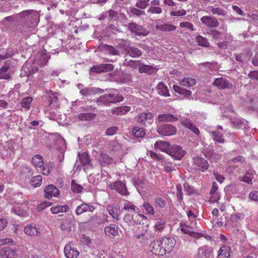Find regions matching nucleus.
I'll return each instance as SVG.
<instances>
[{"instance_id":"obj_34","label":"nucleus","mask_w":258,"mask_h":258,"mask_svg":"<svg viewBox=\"0 0 258 258\" xmlns=\"http://www.w3.org/2000/svg\"><path fill=\"white\" fill-rule=\"evenodd\" d=\"M157 90L158 93L161 95L164 96H169L170 94L169 93V91L167 89V87L162 83L160 82L157 85Z\"/></svg>"},{"instance_id":"obj_38","label":"nucleus","mask_w":258,"mask_h":258,"mask_svg":"<svg viewBox=\"0 0 258 258\" xmlns=\"http://www.w3.org/2000/svg\"><path fill=\"white\" fill-rule=\"evenodd\" d=\"M107 210L109 214L115 219L118 220L119 214L116 207L113 205H108Z\"/></svg>"},{"instance_id":"obj_25","label":"nucleus","mask_w":258,"mask_h":258,"mask_svg":"<svg viewBox=\"0 0 258 258\" xmlns=\"http://www.w3.org/2000/svg\"><path fill=\"white\" fill-rule=\"evenodd\" d=\"M157 71V70L155 67L145 64H141L139 68V71L140 73H145L148 75H152L153 74H155Z\"/></svg>"},{"instance_id":"obj_3","label":"nucleus","mask_w":258,"mask_h":258,"mask_svg":"<svg viewBox=\"0 0 258 258\" xmlns=\"http://www.w3.org/2000/svg\"><path fill=\"white\" fill-rule=\"evenodd\" d=\"M127 30L137 36H147L149 32L141 25L135 22H130L124 25Z\"/></svg>"},{"instance_id":"obj_32","label":"nucleus","mask_w":258,"mask_h":258,"mask_svg":"<svg viewBox=\"0 0 258 258\" xmlns=\"http://www.w3.org/2000/svg\"><path fill=\"white\" fill-rule=\"evenodd\" d=\"M156 28L160 31H165V32H171L174 31L176 30V26L172 25L170 24H164L161 25H157Z\"/></svg>"},{"instance_id":"obj_18","label":"nucleus","mask_w":258,"mask_h":258,"mask_svg":"<svg viewBox=\"0 0 258 258\" xmlns=\"http://www.w3.org/2000/svg\"><path fill=\"white\" fill-rule=\"evenodd\" d=\"M180 123L186 127L187 128L191 130L196 135H200V131L199 128L195 125L194 123L187 119H181L180 120Z\"/></svg>"},{"instance_id":"obj_20","label":"nucleus","mask_w":258,"mask_h":258,"mask_svg":"<svg viewBox=\"0 0 258 258\" xmlns=\"http://www.w3.org/2000/svg\"><path fill=\"white\" fill-rule=\"evenodd\" d=\"M153 118V114L151 112L142 113L138 116V121L143 124L146 122L151 123Z\"/></svg>"},{"instance_id":"obj_41","label":"nucleus","mask_w":258,"mask_h":258,"mask_svg":"<svg viewBox=\"0 0 258 258\" xmlns=\"http://www.w3.org/2000/svg\"><path fill=\"white\" fill-rule=\"evenodd\" d=\"M208 9L213 14L222 16H225L227 14V12L220 7L214 8L213 6H210L208 7Z\"/></svg>"},{"instance_id":"obj_61","label":"nucleus","mask_w":258,"mask_h":258,"mask_svg":"<svg viewBox=\"0 0 258 258\" xmlns=\"http://www.w3.org/2000/svg\"><path fill=\"white\" fill-rule=\"evenodd\" d=\"M165 226V221L163 219H160L158 220L155 225V227L157 230H163Z\"/></svg>"},{"instance_id":"obj_31","label":"nucleus","mask_w":258,"mask_h":258,"mask_svg":"<svg viewBox=\"0 0 258 258\" xmlns=\"http://www.w3.org/2000/svg\"><path fill=\"white\" fill-rule=\"evenodd\" d=\"M103 49L106 51L107 53L113 55H119L120 54V51L116 47H114L112 45L105 44L103 46Z\"/></svg>"},{"instance_id":"obj_21","label":"nucleus","mask_w":258,"mask_h":258,"mask_svg":"<svg viewBox=\"0 0 258 258\" xmlns=\"http://www.w3.org/2000/svg\"><path fill=\"white\" fill-rule=\"evenodd\" d=\"M16 251L9 246H6L5 244L1 252L0 257L3 258H14Z\"/></svg>"},{"instance_id":"obj_51","label":"nucleus","mask_w":258,"mask_h":258,"mask_svg":"<svg viewBox=\"0 0 258 258\" xmlns=\"http://www.w3.org/2000/svg\"><path fill=\"white\" fill-rule=\"evenodd\" d=\"M132 133L134 136L136 138L143 137L145 135V132L144 129L138 126L134 127Z\"/></svg>"},{"instance_id":"obj_14","label":"nucleus","mask_w":258,"mask_h":258,"mask_svg":"<svg viewBox=\"0 0 258 258\" xmlns=\"http://www.w3.org/2000/svg\"><path fill=\"white\" fill-rule=\"evenodd\" d=\"M104 232L106 236L113 238L118 235V227L115 224H111L110 225L105 227Z\"/></svg>"},{"instance_id":"obj_30","label":"nucleus","mask_w":258,"mask_h":258,"mask_svg":"<svg viewBox=\"0 0 258 258\" xmlns=\"http://www.w3.org/2000/svg\"><path fill=\"white\" fill-rule=\"evenodd\" d=\"M213 250L211 247L204 245L199 248V253H201L206 258H209L212 254Z\"/></svg>"},{"instance_id":"obj_9","label":"nucleus","mask_w":258,"mask_h":258,"mask_svg":"<svg viewBox=\"0 0 258 258\" xmlns=\"http://www.w3.org/2000/svg\"><path fill=\"white\" fill-rule=\"evenodd\" d=\"M111 189H114L122 196H126L129 195L126 185L120 181H115L112 185H109Z\"/></svg>"},{"instance_id":"obj_49","label":"nucleus","mask_w":258,"mask_h":258,"mask_svg":"<svg viewBox=\"0 0 258 258\" xmlns=\"http://www.w3.org/2000/svg\"><path fill=\"white\" fill-rule=\"evenodd\" d=\"M42 182V176L37 175L33 177L30 180V184L34 187H38L41 185Z\"/></svg>"},{"instance_id":"obj_55","label":"nucleus","mask_w":258,"mask_h":258,"mask_svg":"<svg viewBox=\"0 0 258 258\" xmlns=\"http://www.w3.org/2000/svg\"><path fill=\"white\" fill-rule=\"evenodd\" d=\"M32 98L31 97H26L24 98L21 101V105L23 107L29 109L30 104L32 102Z\"/></svg>"},{"instance_id":"obj_64","label":"nucleus","mask_w":258,"mask_h":258,"mask_svg":"<svg viewBox=\"0 0 258 258\" xmlns=\"http://www.w3.org/2000/svg\"><path fill=\"white\" fill-rule=\"evenodd\" d=\"M208 34L210 35L214 39L218 40L221 35L222 33L217 30H214L210 31Z\"/></svg>"},{"instance_id":"obj_43","label":"nucleus","mask_w":258,"mask_h":258,"mask_svg":"<svg viewBox=\"0 0 258 258\" xmlns=\"http://www.w3.org/2000/svg\"><path fill=\"white\" fill-rule=\"evenodd\" d=\"M213 139L218 143H223L224 139L222 135L218 131H212L210 133Z\"/></svg>"},{"instance_id":"obj_53","label":"nucleus","mask_w":258,"mask_h":258,"mask_svg":"<svg viewBox=\"0 0 258 258\" xmlns=\"http://www.w3.org/2000/svg\"><path fill=\"white\" fill-rule=\"evenodd\" d=\"M71 188L74 192L80 193L82 192L83 187L82 185L78 184L75 180H73L71 183Z\"/></svg>"},{"instance_id":"obj_58","label":"nucleus","mask_w":258,"mask_h":258,"mask_svg":"<svg viewBox=\"0 0 258 258\" xmlns=\"http://www.w3.org/2000/svg\"><path fill=\"white\" fill-rule=\"evenodd\" d=\"M143 208L147 213L150 215H153L155 213L154 208L149 203H145L143 205Z\"/></svg>"},{"instance_id":"obj_2","label":"nucleus","mask_w":258,"mask_h":258,"mask_svg":"<svg viewBox=\"0 0 258 258\" xmlns=\"http://www.w3.org/2000/svg\"><path fill=\"white\" fill-rule=\"evenodd\" d=\"M123 100V97L121 95L108 94L100 96L96 103L99 106H109L111 103L119 102Z\"/></svg>"},{"instance_id":"obj_27","label":"nucleus","mask_w":258,"mask_h":258,"mask_svg":"<svg viewBox=\"0 0 258 258\" xmlns=\"http://www.w3.org/2000/svg\"><path fill=\"white\" fill-rule=\"evenodd\" d=\"M181 231L184 234H189L190 236L197 238H199L202 236H204V234L202 233H196L190 231V227L187 225H184L181 227Z\"/></svg>"},{"instance_id":"obj_16","label":"nucleus","mask_w":258,"mask_h":258,"mask_svg":"<svg viewBox=\"0 0 258 258\" xmlns=\"http://www.w3.org/2000/svg\"><path fill=\"white\" fill-rule=\"evenodd\" d=\"M130 45L131 41L128 39H118L116 42V47L120 50V54H125Z\"/></svg>"},{"instance_id":"obj_45","label":"nucleus","mask_w":258,"mask_h":258,"mask_svg":"<svg viewBox=\"0 0 258 258\" xmlns=\"http://www.w3.org/2000/svg\"><path fill=\"white\" fill-rule=\"evenodd\" d=\"M196 84V80L191 78H183L180 84L183 86L190 87L194 86Z\"/></svg>"},{"instance_id":"obj_11","label":"nucleus","mask_w":258,"mask_h":258,"mask_svg":"<svg viewBox=\"0 0 258 258\" xmlns=\"http://www.w3.org/2000/svg\"><path fill=\"white\" fill-rule=\"evenodd\" d=\"M201 21L204 24L210 28H216L219 25V23L217 19L210 16L202 17L201 18Z\"/></svg>"},{"instance_id":"obj_7","label":"nucleus","mask_w":258,"mask_h":258,"mask_svg":"<svg viewBox=\"0 0 258 258\" xmlns=\"http://www.w3.org/2000/svg\"><path fill=\"white\" fill-rule=\"evenodd\" d=\"M151 252L155 255H163L164 249L161 239L155 240L150 244Z\"/></svg>"},{"instance_id":"obj_42","label":"nucleus","mask_w":258,"mask_h":258,"mask_svg":"<svg viewBox=\"0 0 258 258\" xmlns=\"http://www.w3.org/2000/svg\"><path fill=\"white\" fill-rule=\"evenodd\" d=\"M69 208L67 205L64 206H56L51 208L50 210L52 213L56 214L59 212H67Z\"/></svg>"},{"instance_id":"obj_39","label":"nucleus","mask_w":258,"mask_h":258,"mask_svg":"<svg viewBox=\"0 0 258 258\" xmlns=\"http://www.w3.org/2000/svg\"><path fill=\"white\" fill-rule=\"evenodd\" d=\"M9 68V67L6 65L0 68V79L9 80L11 78L8 73Z\"/></svg>"},{"instance_id":"obj_37","label":"nucleus","mask_w":258,"mask_h":258,"mask_svg":"<svg viewBox=\"0 0 258 258\" xmlns=\"http://www.w3.org/2000/svg\"><path fill=\"white\" fill-rule=\"evenodd\" d=\"M173 88L175 92L179 94L184 95V97H189L191 95V92L190 90H186L177 85H173Z\"/></svg>"},{"instance_id":"obj_44","label":"nucleus","mask_w":258,"mask_h":258,"mask_svg":"<svg viewBox=\"0 0 258 258\" xmlns=\"http://www.w3.org/2000/svg\"><path fill=\"white\" fill-rule=\"evenodd\" d=\"M196 41L200 46L205 47H209L210 46V43L208 41L207 39L201 35H198L197 36Z\"/></svg>"},{"instance_id":"obj_47","label":"nucleus","mask_w":258,"mask_h":258,"mask_svg":"<svg viewBox=\"0 0 258 258\" xmlns=\"http://www.w3.org/2000/svg\"><path fill=\"white\" fill-rule=\"evenodd\" d=\"M112 160V158L107 154L104 153H101L100 154V161L102 164H104V166L111 164Z\"/></svg>"},{"instance_id":"obj_59","label":"nucleus","mask_w":258,"mask_h":258,"mask_svg":"<svg viewBox=\"0 0 258 258\" xmlns=\"http://www.w3.org/2000/svg\"><path fill=\"white\" fill-rule=\"evenodd\" d=\"M170 15L173 16H182L186 14V12L183 9L177 10V8L174 9V11L170 12Z\"/></svg>"},{"instance_id":"obj_12","label":"nucleus","mask_w":258,"mask_h":258,"mask_svg":"<svg viewBox=\"0 0 258 258\" xmlns=\"http://www.w3.org/2000/svg\"><path fill=\"white\" fill-rule=\"evenodd\" d=\"M45 197L47 199H51L52 197H56L59 194V191L57 188L52 184L46 186L44 190Z\"/></svg>"},{"instance_id":"obj_19","label":"nucleus","mask_w":258,"mask_h":258,"mask_svg":"<svg viewBox=\"0 0 258 258\" xmlns=\"http://www.w3.org/2000/svg\"><path fill=\"white\" fill-rule=\"evenodd\" d=\"M103 90L96 88L86 87L80 90V93L83 96H88L98 93H101Z\"/></svg>"},{"instance_id":"obj_62","label":"nucleus","mask_w":258,"mask_h":258,"mask_svg":"<svg viewBox=\"0 0 258 258\" xmlns=\"http://www.w3.org/2000/svg\"><path fill=\"white\" fill-rule=\"evenodd\" d=\"M148 13L153 14H160L162 13V11L161 8L159 7H151L148 10Z\"/></svg>"},{"instance_id":"obj_6","label":"nucleus","mask_w":258,"mask_h":258,"mask_svg":"<svg viewBox=\"0 0 258 258\" xmlns=\"http://www.w3.org/2000/svg\"><path fill=\"white\" fill-rule=\"evenodd\" d=\"M174 159L181 160L185 154V151L182 148L177 145L172 146L170 147L167 153Z\"/></svg>"},{"instance_id":"obj_48","label":"nucleus","mask_w":258,"mask_h":258,"mask_svg":"<svg viewBox=\"0 0 258 258\" xmlns=\"http://www.w3.org/2000/svg\"><path fill=\"white\" fill-rule=\"evenodd\" d=\"M166 205V201L162 198L156 197L154 200V206L156 208L163 209Z\"/></svg>"},{"instance_id":"obj_57","label":"nucleus","mask_w":258,"mask_h":258,"mask_svg":"<svg viewBox=\"0 0 258 258\" xmlns=\"http://www.w3.org/2000/svg\"><path fill=\"white\" fill-rule=\"evenodd\" d=\"M244 218V215L241 213H237L235 214H232L230 217V220L232 222H236L238 220L243 219Z\"/></svg>"},{"instance_id":"obj_60","label":"nucleus","mask_w":258,"mask_h":258,"mask_svg":"<svg viewBox=\"0 0 258 258\" xmlns=\"http://www.w3.org/2000/svg\"><path fill=\"white\" fill-rule=\"evenodd\" d=\"M123 209L127 211L128 212H130L131 211V212H133V213L136 212L135 206L128 202L124 204ZM130 213H132V212H131Z\"/></svg>"},{"instance_id":"obj_26","label":"nucleus","mask_w":258,"mask_h":258,"mask_svg":"<svg viewBox=\"0 0 258 258\" xmlns=\"http://www.w3.org/2000/svg\"><path fill=\"white\" fill-rule=\"evenodd\" d=\"M24 232L28 235L31 236H37L39 235L40 232L32 225L26 226L24 229Z\"/></svg>"},{"instance_id":"obj_63","label":"nucleus","mask_w":258,"mask_h":258,"mask_svg":"<svg viewBox=\"0 0 258 258\" xmlns=\"http://www.w3.org/2000/svg\"><path fill=\"white\" fill-rule=\"evenodd\" d=\"M119 131L118 127L117 126H111L108 128L105 132V134L107 136H112Z\"/></svg>"},{"instance_id":"obj_28","label":"nucleus","mask_w":258,"mask_h":258,"mask_svg":"<svg viewBox=\"0 0 258 258\" xmlns=\"http://www.w3.org/2000/svg\"><path fill=\"white\" fill-rule=\"evenodd\" d=\"M95 117V114L92 112H83L77 115V117L80 120L84 121L92 120Z\"/></svg>"},{"instance_id":"obj_54","label":"nucleus","mask_w":258,"mask_h":258,"mask_svg":"<svg viewBox=\"0 0 258 258\" xmlns=\"http://www.w3.org/2000/svg\"><path fill=\"white\" fill-rule=\"evenodd\" d=\"M123 64L126 67H130L132 68H136L140 67L141 65L139 61H135L132 60H127L126 59L124 60Z\"/></svg>"},{"instance_id":"obj_8","label":"nucleus","mask_w":258,"mask_h":258,"mask_svg":"<svg viewBox=\"0 0 258 258\" xmlns=\"http://www.w3.org/2000/svg\"><path fill=\"white\" fill-rule=\"evenodd\" d=\"M163 248L164 250V254L171 251L175 244V240L173 238L164 237L161 239Z\"/></svg>"},{"instance_id":"obj_15","label":"nucleus","mask_w":258,"mask_h":258,"mask_svg":"<svg viewBox=\"0 0 258 258\" xmlns=\"http://www.w3.org/2000/svg\"><path fill=\"white\" fill-rule=\"evenodd\" d=\"M95 208L92 205L87 203H83L77 206L75 210V213L77 215H80L85 212H93Z\"/></svg>"},{"instance_id":"obj_29","label":"nucleus","mask_w":258,"mask_h":258,"mask_svg":"<svg viewBox=\"0 0 258 258\" xmlns=\"http://www.w3.org/2000/svg\"><path fill=\"white\" fill-rule=\"evenodd\" d=\"M46 93L47 96L49 106L55 104L58 100L56 95L57 94L56 93H53L51 90H47L46 91Z\"/></svg>"},{"instance_id":"obj_36","label":"nucleus","mask_w":258,"mask_h":258,"mask_svg":"<svg viewBox=\"0 0 258 258\" xmlns=\"http://www.w3.org/2000/svg\"><path fill=\"white\" fill-rule=\"evenodd\" d=\"M11 213L21 217H27L28 216V213L26 210L19 207L13 208L11 210Z\"/></svg>"},{"instance_id":"obj_1","label":"nucleus","mask_w":258,"mask_h":258,"mask_svg":"<svg viewBox=\"0 0 258 258\" xmlns=\"http://www.w3.org/2000/svg\"><path fill=\"white\" fill-rule=\"evenodd\" d=\"M18 15L19 17L25 19L26 26L28 28H34L38 23V14L33 10L23 11L18 14Z\"/></svg>"},{"instance_id":"obj_4","label":"nucleus","mask_w":258,"mask_h":258,"mask_svg":"<svg viewBox=\"0 0 258 258\" xmlns=\"http://www.w3.org/2000/svg\"><path fill=\"white\" fill-rule=\"evenodd\" d=\"M145 219V217L142 214H136V212L133 213H127L124 216L123 221L126 223L128 225H134L136 224H140L141 221Z\"/></svg>"},{"instance_id":"obj_22","label":"nucleus","mask_w":258,"mask_h":258,"mask_svg":"<svg viewBox=\"0 0 258 258\" xmlns=\"http://www.w3.org/2000/svg\"><path fill=\"white\" fill-rule=\"evenodd\" d=\"M177 120V117L169 113L159 114L157 118L158 122H173Z\"/></svg>"},{"instance_id":"obj_56","label":"nucleus","mask_w":258,"mask_h":258,"mask_svg":"<svg viewBox=\"0 0 258 258\" xmlns=\"http://www.w3.org/2000/svg\"><path fill=\"white\" fill-rule=\"evenodd\" d=\"M150 0H138L136 6L139 9H144L149 5V2Z\"/></svg>"},{"instance_id":"obj_50","label":"nucleus","mask_w":258,"mask_h":258,"mask_svg":"<svg viewBox=\"0 0 258 258\" xmlns=\"http://www.w3.org/2000/svg\"><path fill=\"white\" fill-rule=\"evenodd\" d=\"M231 123L232 125L236 128H240L243 125H246L244 120L237 118H231Z\"/></svg>"},{"instance_id":"obj_33","label":"nucleus","mask_w":258,"mask_h":258,"mask_svg":"<svg viewBox=\"0 0 258 258\" xmlns=\"http://www.w3.org/2000/svg\"><path fill=\"white\" fill-rule=\"evenodd\" d=\"M230 248L228 246H222L218 251V255L217 258H229Z\"/></svg>"},{"instance_id":"obj_5","label":"nucleus","mask_w":258,"mask_h":258,"mask_svg":"<svg viewBox=\"0 0 258 258\" xmlns=\"http://www.w3.org/2000/svg\"><path fill=\"white\" fill-rule=\"evenodd\" d=\"M157 132L163 136H172L176 132V128L170 124H163L157 126Z\"/></svg>"},{"instance_id":"obj_23","label":"nucleus","mask_w":258,"mask_h":258,"mask_svg":"<svg viewBox=\"0 0 258 258\" xmlns=\"http://www.w3.org/2000/svg\"><path fill=\"white\" fill-rule=\"evenodd\" d=\"M142 54V52L141 50L130 45L124 54L128 55L132 57H138L140 56Z\"/></svg>"},{"instance_id":"obj_35","label":"nucleus","mask_w":258,"mask_h":258,"mask_svg":"<svg viewBox=\"0 0 258 258\" xmlns=\"http://www.w3.org/2000/svg\"><path fill=\"white\" fill-rule=\"evenodd\" d=\"M131 108L127 106L117 107L112 110L113 114L122 115L130 111Z\"/></svg>"},{"instance_id":"obj_40","label":"nucleus","mask_w":258,"mask_h":258,"mask_svg":"<svg viewBox=\"0 0 258 258\" xmlns=\"http://www.w3.org/2000/svg\"><path fill=\"white\" fill-rule=\"evenodd\" d=\"M79 157L81 164L83 166L91 164V159L88 153L85 152L79 154Z\"/></svg>"},{"instance_id":"obj_10","label":"nucleus","mask_w":258,"mask_h":258,"mask_svg":"<svg viewBox=\"0 0 258 258\" xmlns=\"http://www.w3.org/2000/svg\"><path fill=\"white\" fill-rule=\"evenodd\" d=\"M213 84L220 89H231L233 84L225 78H218L215 80Z\"/></svg>"},{"instance_id":"obj_13","label":"nucleus","mask_w":258,"mask_h":258,"mask_svg":"<svg viewBox=\"0 0 258 258\" xmlns=\"http://www.w3.org/2000/svg\"><path fill=\"white\" fill-rule=\"evenodd\" d=\"M64 253L67 258H77L79 254L78 250L71 244H68L64 247Z\"/></svg>"},{"instance_id":"obj_24","label":"nucleus","mask_w":258,"mask_h":258,"mask_svg":"<svg viewBox=\"0 0 258 258\" xmlns=\"http://www.w3.org/2000/svg\"><path fill=\"white\" fill-rule=\"evenodd\" d=\"M170 146L169 143L160 141L156 142L154 145V148L156 150L158 149L167 153Z\"/></svg>"},{"instance_id":"obj_52","label":"nucleus","mask_w":258,"mask_h":258,"mask_svg":"<svg viewBox=\"0 0 258 258\" xmlns=\"http://www.w3.org/2000/svg\"><path fill=\"white\" fill-rule=\"evenodd\" d=\"M109 148L111 151H117L121 148V145L118 141L114 140L110 142Z\"/></svg>"},{"instance_id":"obj_17","label":"nucleus","mask_w":258,"mask_h":258,"mask_svg":"<svg viewBox=\"0 0 258 258\" xmlns=\"http://www.w3.org/2000/svg\"><path fill=\"white\" fill-rule=\"evenodd\" d=\"M194 160L195 165L197 166V169L204 171L208 169L209 164L206 160L199 157L194 158Z\"/></svg>"},{"instance_id":"obj_46","label":"nucleus","mask_w":258,"mask_h":258,"mask_svg":"<svg viewBox=\"0 0 258 258\" xmlns=\"http://www.w3.org/2000/svg\"><path fill=\"white\" fill-rule=\"evenodd\" d=\"M32 163L35 167H41L43 164V158L41 155H36L32 158Z\"/></svg>"}]
</instances>
